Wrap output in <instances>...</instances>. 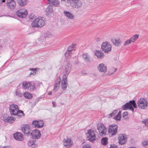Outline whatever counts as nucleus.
Segmentation results:
<instances>
[{"label":"nucleus","mask_w":148,"mask_h":148,"mask_svg":"<svg viewBox=\"0 0 148 148\" xmlns=\"http://www.w3.org/2000/svg\"><path fill=\"white\" fill-rule=\"evenodd\" d=\"M117 125L114 124L110 125L108 127V134L110 136L115 135L118 131Z\"/></svg>","instance_id":"1"},{"label":"nucleus","mask_w":148,"mask_h":148,"mask_svg":"<svg viewBox=\"0 0 148 148\" xmlns=\"http://www.w3.org/2000/svg\"><path fill=\"white\" fill-rule=\"evenodd\" d=\"M45 24V22L42 18L38 17L33 21L32 23V27H42L44 26Z\"/></svg>","instance_id":"2"},{"label":"nucleus","mask_w":148,"mask_h":148,"mask_svg":"<svg viewBox=\"0 0 148 148\" xmlns=\"http://www.w3.org/2000/svg\"><path fill=\"white\" fill-rule=\"evenodd\" d=\"M87 139L91 142H93L96 140V136L94 131L92 129L87 130L86 134Z\"/></svg>","instance_id":"3"},{"label":"nucleus","mask_w":148,"mask_h":148,"mask_svg":"<svg viewBox=\"0 0 148 148\" xmlns=\"http://www.w3.org/2000/svg\"><path fill=\"white\" fill-rule=\"evenodd\" d=\"M67 2L70 3L71 6L74 8H79L82 5L81 0H67Z\"/></svg>","instance_id":"4"},{"label":"nucleus","mask_w":148,"mask_h":148,"mask_svg":"<svg viewBox=\"0 0 148 148\" xmlns=\"http://www.w3.org/2000/svg\"><path fill=\"white\" fill-rule=\"evenodd\" d=\"M132 106L134 108H137V106L134 100L130 101L126 103L122 106V108L124 110L130 109Z\"/></svg>","instance_id":"5"},{"label":"nucleus","mask_w":148,"mask_h":148,"mask_svg":"<svg viewBox=\"0 0 148 148\" xmlns=\"http://www.w3.org/2000/svg\"><path fill=\"white\" fill-rule=\"evenodd\" d=\"M137 103L138 107L142 109L146 108L148 106V102L147 99L144 98H141L138 99Z\"/></svg>","instance_id":"6"},{"label":"nucleus","mask_w":148,"mask_h":148,"mask_svg":"<svg viewBox=\"0 0 148 148\" xmlns=\"http://www.w3.org/2000/svg\"><path fill=\"white\" fill-rule=\"evenodd\" d=\"M112 46L110 43L107 42L102 43V51L106 53H109L111 50Z\"/></svg>","instance_id":"7"},{"label":"nucleus","mask_w":148,"mask_h":148,"mask_svg":"<svg viewBox=\"0 0 148 148\" xmlns=\"http://www.w3.org/2000/svg\"><path fill=\"white\" fill-rule=\"evenodd\" d=\"M9 112L12 115H17L18 110V106L14 104H12L10 105Z\"/></svg>","instance_id":"8"},{"label":"nucleus","mask_w":148,"mask_h":148,"mask_svg":"<svg viewBox=\"0 0 148 148\" xmlns=\"http://www.w3.org/2000/svg\"><path fill=\"white\" fill-rule=\"evenodd\" d=\"M119 143L120 145H123L127 142V135L125 134H120L118 137Z\"/></svg>","instance_id":"9"},{"label":"nucleus","mask_w":148,"mask_h":148,"mask_svg":"<svg viewBox=\"0 0 148 148\" xmlns=\"http://www.w3.org/2000/svg\"><path fill=\"white\" fill-rule=\"evenodd\" d=\"M16 14L20 18H25L27 14V12L25 9H21L18 10Z\"/></svg>","instance_id":"10"},{"label":"nucleus","mask_w":148,"mask_h":148,"mask_svg":"<svg viewBox=\"0 0 148 148\" xmlns=\"http://www.w3.org/2000/svg\"><path fill=\"white\" fill-rule=\"evenodd\" d=\"M63 143L64 146L67 148L71 147L73 144V140L71 138H68L66 139H64L63 140Z\"/></svg>","instance_id":"11"},{"label":"nucleus","mask_w":148,"mask_h":148,"mask_svg":"<svg viewBox=\"0 0 148 148\" xmlns=\"http://www.w3.org/2000/svg\"><path fill=\"white\" fill-rule=\"evenodd\" d=\"M30 135L33 138L38 139L41 136V134L39 130H34L31 132Z\"/></svg>","instance_id":"12"},{"label":"nucleus","mask_w":148,"mask_h":148,"mask_svg":"<svg viewBox=\"0 0 148 148\" xmlns=\"http://www.w3.org/2000/svg\"><path fill=\"white\" fill-rule=\"evenodd\" d=\"M22 132L27 135H29L31 130L29 125H23L21 127Z\"/></svg>","instance_id":"13"},{"label":"nucleus","mask_w":148,"mask_h":148,"mask_svg":"<svg viewBox=\"0 0 148 148\" xmlns=\"http://www.w3.org/2000/svg\"><path fill=\"white\" fill-rule=\"evenodd\" d=\"M16 3L14 0H7L6 3L7 6L10 9H14L16 6Z\"/></svg>","instance_id":"14"},{"label":"nucleus","mask_w":148,"mask_h":148,"mask_svg":"<svg viewBox=\"0 0 148 148\" xmlns=\"http://www.w3.org/2000/svg\"><path fill=\"white\" fill-rule=\"evenodd\" d=\"M67 77L65 75H64L61 81V86L62 88L64 90H65L67 87Z\"/></svg>","instance_id":"15"},{"label":"nucleus","mask_w":148,"mask_h":148,"mask_svg":"<svg viewBox=\"0 0 148 148\" xmlns=\"http://www.w3.org/2000/svg\"><path fill=\"white\" fill-rule=\"evenodd\" d=\"M32 124L33 126L35 127L41 128L43 126L44 122L42 120L39 121L35 120L32 122Z\"/></svg>","instance_id":"16"},{"label":"nucleus","mask_w":148,"mask_h":148,"mask_svg":"<svg viewBox=\"0 0 148 148\" xmlns=\"http://www.w3.org/2000/svg\"><path fill=\"white\" fill-rule=\"evenodd\" d=\"M72 67V65L69 63H68L65 66L64 69V72L65 75L67 76L70 73Z\"/></svg>","instance_id":"17"},{"label":"nucleus","mask_w":148,"mask_h":148,"mask_svg":"<svg viewBox=\"0 0 148 148\" xmlns=\"http://www.w3.org/2000/svg\"><path fill=\"white\" fill-rule=\"evenodd\" d=\"M63 14L64 16L66 17L68 19H73L74 18V16L73 14L71 12L64 10L63 11Z\"/></svg>","instance_id":"18"},{"label":"nucleus","mask_w":148,"mask_h":148,"mask_svg":"<svg viewBox=\"0 0 148 148\" xmlns=\"http://www.w3.org/2000/svg\"><path fill=\"white\" fill-rule=\"evenodd\" d=\"M14 138L16 140L21 141L23 140V134L20 132H17L13 134Z\"/></svg>","instance_id":"19"},{"label":"nucleus","mask_w":148,"mask_h":148,"mask_svg":"<svg viewBox=\"0 0 148 148\" xmlns=\"http://www.w3.org/2000/svg\"><path fill=\"white\" fill-rule=\"evenodd\" d=\"M49 2L47 4H49L51 5L54 7H57L60 5V2L58 0H47Z\"/></svg>","instance_id":"20"},{"label":"nucleus","mask_w":148,"mask_h":148,"mask_svg":"<svg viewBox=\"0 0 148 148\" xmlns=\"http://www.w3.org/2000/svg\"><path fill=\"white\" fill-rule=\"evenodd\" d=\"M53 7L51 5H49L48 7L45 9L46 15L48 16H50V14L53 12Z\"/></svg>","instance_id":"21"},{"label":"nucleus","mask_w":148,"mask_h":148,"mask_svg":"<svg viewBox=\"0 0 148 148\" xmlns=\"http://www.w3.org/2000/svg\"><path fill=\"white\" fill-rule=\"evenodd\" d=\"M28 2V0H17V2L21 7L24 6L26 5Z\"/></svg>","instance_id":"22"},{"label":"nucleus","mask_w":148,"mask_h":148,"mask_svg":"<svg viewBox=\"0 0 148 148\" xmlns=\"http://www.w3.org/2000/svg\"><path fill=\"white\" fill-rule=\"evenodd\" d=\"M82 57L84 61L87 63L90 62V60L89 55L87 53H83Z\"/></svg>","instance_id":"23"},{"label":"nucleus","mask_w":148,"mask_h":148,"mask_svg":"<svg viewBox=\"0 0 148 148\" xmlns=\"http://www.w3.org/2000/svg\"><path fill=\"white\" fill-rule=\"evenodd\" d=\"M30 85L31 84L29 82L24 81L22 83V88L24 89L29 88Z\"/></svg>","instance_id":"24"},{"label":"nucleus","mask_w":148,"mask_h":148,"mask_svg":"<svg viewBox=\"0 0 148 148\" xmlns=\"http://www.w3.org/2000/svg\"><path fill=\"white\" fill-rule=\"evenodd\" d=\"M121 111H119L117 114L114 116L113 118L116 121H120L121 118Z\"/></svg>","instance_id":"25"},{"label":"nucleus","mask_w":148,"mask_h":148,"mask_svg":"<svg viewBox=\"0 0 148 148\" xmlns=\"http://www.w3.org/2000/svg\"><path fill=\"white\" fill-rule=\"evenodd\" d=\"M139 35L136 34L129 39L131 42H134L138 38Z\"/></svg>","instance_id":"26"},{"label":"nucleus","mask_w":148,"mask_h":148,"mask_svg":"<svg viewBox=\"0 0 148 148\" xmlns=\"http://www.w3.org/2000/svg\"><path fill=\"white\" fill-rule=\"evenodd\" d=\"M16 118L12 116H8L5 120L6 121L10 123H12L15 120Z\"/></svg>","instance_id":"27"},{"label":"nucleus","mask_w":148,"mask_h":148,"mask_svg":"<svg viewBox=\"0 0 148 148\" xmlns=\"http://www.w3.org/2000/svg\"><path fill=\"white\" fill-rule=\"evenodd\" d=\"M111 41L114 45H118L120 44L121 40L120 39H116L114 38L111 39Z\"/></svg>","instance_id":"28"},{"label":"nucleus","mask_w":148,"mask_h":148,"mask_svg":"<svg viewBox=\"0 0 148 148\" xmlns=\"http://www.w3.org/2000/svg\"><path fill=\"white\" fill-rule=\"evenodd\" d=\"M35 141L33 139L30 140L28 143V145L29 146L31 147H34L35 145Z\"/></svg>","instance_id":"29"},{"label":"nucleus","mask_w":148,"mask_h":148,"mask_svg":"<svg viewBox=\"0 0 148 148\" xmlns=\"http://www.w3.org/2000/svg\"><path fill=\"white\" fill-rule=\"evenodd\" d=\"M23 95L26 98L29 99H31L32 97V94L28 92H25L24 93Z\"/></svg>","instance_id":"30"},{"label":"nucleus","mask_w":148,"mask_h":148,"mask_svg":"<svg viewBox=\"0 0 148 148\" xmlns=\"http://www.w3.org/2000/svg\"><path fill=\"white\" fill-rule=\"evenodd\" d=\"M97 129L101 135L102 136V123H99L97 124Z\"/></svg>","instance_id":"31"},{"label":"nucleus","mask_w":148,"mask_h":148,"mask_svg":"<svg viewBox=\"0 0 148 148\" xmlns=\"http://www.w3.org/2000/svg\"><path fill=\"white\" fill-rule=\"evenodd\" d=\"M72 53L71 52L67 50V51L65 52L64 55L66 58H69L71 56Z\"/></svg>","instance_id":"32"},{"label":"nucleus","mask_w":148,"mask_h":148,"mask_svg":"<svg viewBox=\"0 0 148 148\" xmlns=\"http://www.w3.org/2000/svg\"><path fill=\"white\" fill-rule=\"evenodd\" d=\"M117 69L114 68H111L110 70V72L107 74V75L110 76L114 74L116 71Z\"/></svg>","instance_id":"33"},{"label":"nucleus","mask_w":148,"mask_h":148,"mask_svg":"<svg viewBox=\"0 0 148 148\" xmlns=\"http://www.w3.org/2000/svg\"><path fill=\"white\" fill-rule=\"evenodd\" d=\"M31 85L29 87V88L30 91H33L36 89L35 84L34 82L30 83Z\"/></svg>","instance_id":"34"},{"label":"nucleus","mask_w":148,"mask_h":148,"mask_svg":"<svg viewBox=\"0 0 148 148\" xmlns=\"http://www.w3.org/2000/svg\"><path fill=\"white\" fill-rule=\"evenodd\" d=\"M108 138L107 137L102 138V145H106L108 143Z\"/></svg>","instance_id":"35"},{"label":"nucleus","mask_w":148,"mask_h":148,"mask_svg":"<svg viewBox=\"0 0 148 148\" xmlns=\"http://www.w3.org/2000/svg\"><path fill=\"white\" fill-rule=\"evenodd\" d=\"M95 56H96L98 58H100L102 56L101 51L98 50L95 51Z\"/></svg>","instance_id":"36"},{"label":"nucleus","mask_w":148,"mask_h":148,"mask_svg":"<svg viewBox=\"0 0 148 148\" xmlns=\"http://www.w3.org/2000/svg\"><path fill=\"white\" fill-rule=\"evenodd\" d=\"M75 49L74 45H71L68 47V50L71 52L72 53L74 51Z\"/></svg>","instance_id":"37"},{"label":"nucleus","mask_w":148,"mask_h":148,"mask_svg":"<svg viewBox=\"0 0 148 148\" xmlns=\"http://www.w3.org/2000/svg\"><path fill=\"white\" fill-rule=\"evenodd\" d=\"M15 93L16 95L18 97H21L23 96L22 93L19 91L18 90H16Z\"/></svg>","instance_id":"38"},{"label":"nucleus","mask_w":148,"mask_h":148,"mask_svg":"<svg viewBox=\"0 0 148 148\" xmlns=\"http://www.w3.org/2000/svg\"><path fill=\"white\" fill-rule=\"evenodd\" d=\"M17 115L18 116H23L24 115V114L23 112L21 110H18Z\"/></svg>","instance_id":"39"},{"label":"nucleus","mask_w":148,"mask_h":148,"mask_svg":"<svg viewBox=\"0 0 148 148\" xmlns=\"http://www.w3.org/2000/svg\"><path fill=\"white\" fill-rule=\"evenodd\" d=\"M60 87V85H57L56 84H55L54 86V89L53 91L54 92L57 91L59 89Z\"/></svg>","instance_id":"40"},{"label":"nucleus","mask_w":148,"mask_h":148,"mask_svg":"<svg viewBox=\"0 0 148 148\" xmlns=\"http://www.w3.org/2000/svg\"><path fill=\"white\" fill-rule=\"evenodd\" d=\"M117 110H114L113 112L110 114L109 116L112 117L114 116L117 113Z\"/></svg>","instance_id":"41"},{"label":"nucleus","mask_w":148,"mask_h":148,"mask_svg":"<svg viewBox=\"0 0 148 148\" xmlns=\"http://www.w3.org/2000/svg\"><path fill=\"white\" fill-rule=\"evenodd\" d=\"M102 72L105 73L107 71V67L106 66H105L102 63Z\"/></svg>","instance_id":"42"},{"label":"nucleus","mask_w":148,"mask_h":148,"mask_svg":"<svg viewBox=\"0 0 148 148\" xmlns=\"http://www.w3.org/2000/svg\"><path fill=\"white\" fill-rule=\"evenodd\" d=\"M131 43V42L130 40L129 39L125 41V42H124L123 45L124 46H125L127 45L130 44Z\"/></svg>","instance_id":"43"},{"label":"nucleus","mask_w":148,"mask_h":148,"mask_svg":"<svg viewBox=\"0 0 148 148\" xmlns=\"http://www.w3.org/2000/svg\"><path fill=\"white\" fill-rule=\"evenodd\" d=\"M61 81V79L60 77H58L57 79V80L55 84L57 85H60V82Z\"/></svg>","instance_id":"44"},{"label":"nucleus","mask_w":148,"mask_h":148,"mask_svg":"<svg viewBox=\"0 0 148 148\" xmlns=\"http://www.w3.org/2000/svg\"><path fill=\"white\" fill-rule=\"evenodd\" d=\"M39 69L37 68H30L29 69V70L32 71H33L37 72V70Z\"/></svg>","instance_id":"45"},{"label":"nucleus","mask_w":148,"mask_h":148,"mask_svg":"<svg viewBox=\"0 0 148 148\" xmlns=\"http://www.w3.org/2000/svg\"><path fill=\"white\" fill-rule=\"evenodd\" d=\"M35 18V15L33 14H32L29 16V19L30 20H32Z\"/></svg>","instance_id":"46"},{"label":"nucleus","mask_w":148,"mask_h":148,"mask_svg":"<svg viewBox=\"0 0 148 148\" xmlns=\"http://www.w3.org/2000/svg\"><path fill=\"white\" fill-rule=\"evenodd\" d=\"M82 148H91V146L88 144H86L83 146Z\"/></svg>","instance_id":"47"},{"label":"nucleus","mask_w":148,"mask_h":148,"mask_svg":"<svg viewBox=\"0 0 148 148\" xmlns=\"http://www.w3.org/2000/svg\"><path fill=\"white\" fill-rule=\"evenodd\" d=\"M98 69L100 72H102V64H100L99 65Z\"/></svg>","instance_id":"48"},{"label":"nucleus","mask_w":148,"mask_h":148,"mask_svg":"<svg viewBox=\"0 0 148 148\" xmlns=\"http://www.w3.org/2000/svg\"><path fill=\"white\" fill-rule=\"evenodd\" d=\"M143 122L146 126H148V119L145 120L144 121H143Z\"/></svg>","instance_id":"49"},{"label":"nucleus","mask_w":148,"mask_h":148,"mask_svg":"<svg viewBox=\"0 0 148 148\" xmlns=\"http://www.w3.org/2000/svg\"><path fill=\"white\" fill-rule=\"evenodd\" d=\"M148 142V141H144L142 143V144L144 146L146 147L147 145Z\"/></svg>","instance_id":"50"},{"label":"nucleus","mask_w":148,"mask_h":148,"mask_svg":"<svg viewBox=\"0 0 148 148\" xmlns=\"http://www.w3.org/2000/svg\"><path fill=\"white\" fill-rule=\"evenodd\" d=\"M109 148H118L117 146L115 144H112Z\"/></svg>","instance_id":"51"},{"label":"nucleus","mask_w":148,"mask_h":148,"mask_svg":"<svg viewBox=\"0 0 148 148\" xmlns=\"http://www.w3.org/2000/svg\"><path fill=\"white\" fill-rule=\"evenodd\" d=\"M107 129L105 130H102V135H106L107 133Z\"/></svg>","instance_id":"52"},{"label":"nucleus","mask_w":148,"mask_h":148,"mask_svg":"<svg viewBox=\"0 0 148 148\" xmlns=\"http://www.w3.org/2000/svg\"><path fill=\"white\" fill-rule=\"evenodd\" d=\"M128 115V114L127 112H124L123 113L122 116L123 117H124L125 116H126Z\"/></svg>","instance_id":"53"},{"label":"nucleus","mask_w":148,"mask_h":148,"mask_svg":"<svg viewBox=\"0 0 148 148\" xmlns=\"http://www.w3.org/2000/svg\"><path fill=\"white\" fill-rule=\"evenodd\" d=\"M37 72L33 71L32 72H31L29 74V75H35L36 74Z\"/></svg>","instance_id":"54"},{"label":"nucleus","mask_w":148,"mask_h":148,"mask_svg":"<svg viewBox=\"0 0 148 148\" xmlns=\"http://www.w3.org/2000/svg\"><path fill=\"white\" fill-rule=\"evenodd\" d=\"M106 129H107V128L102 124V130H105Z\"/></svg>","instance_id":"55"},{"label":"nucleus","mask_w":148,"mask_h":148,"mask_svg":"<svg viewBox=\"0 0 148 148\" xmlns=\"http://www.w3.org/2000/svg\"><path fill=\"white\" fill-rule=\"evenodd\" d=\"M53 104V106L54 107H55L56 106L55 105L56 104V102H55L53 101L52 102Z\"/></svg>","instance_id":"56"},{"label":"nucleus","mask_w":148,"mask_h":148,"mask_svg":"<svg viewBox=\"0 0 148 148\" xmlns=\"http://www.w3.org/2000/svg\"><path fill=\"white\" fill-rule=\"evenodd\" d=\"M96 41L97 42L99 41L100 40V39L99 37H97L95 39Z\"/></svg>","instance_id":"57"},{"label":"nucleus","mask_w":148,"mask_h":148,"mask_svg":"<svg viewBox=\"0 0 148 148\" xmlns=\"http://www.w3.org/2000/svg\"><path fill=\"white\" fill-rule=\"evenodd\" d=\"M134 107H133V106H132L130 109V110H131L132 112H133L134 111Z\"/></svg>","instance_id":"58"},{"label":"nucleus","mask_w":148,"mask_h":148,"mask_svg":"<svg viewBox=\"0 0 148 148\" xmlns=\"http://www.w3.org/2000/svg\"><path fill=\"white\" fill-rule=\"evenodd\" d=\"M39 98L38 99H37V100H36L35 101V103H37L38 101H39Z\"/></svg>","instance_id":"59"},{"label":"nucleus","mask_w":148,"mask_h":148,"mask_svg":"<svg viewBox=\"0 0 148 148\" xmlns=\"http://www.w3.org/2000/svg\"><path fill=\"white\" fill-rule=\"evenodd\" d=\"M5 1V0H0V3H1L2 2H4Z\"/></svg>","instance_id":"60"},{"label":"nucleus","mask_w":148,"mask_h":148,"mask_svg":"<svg viewBox=\"0 0 148 148\" xmlns=\"http://www.w3.org/2000/svg\"><path fill=\"white\" fill-rule=\"evenodd\" d=\"M52 94V92H51V91H49V92H48V94L49 95H51Z\"/></svg>","instance_id":"61"},{"label":"nucleus","mask_w":148,"mask_h":148,"mask_svg":"<svg viewBox=\"0 0 148 148\" xmlns=\"http://www.w3.org/2000/svg\"><path fill=\"white\" fill-rule=\"evenodd\" d=\"M3 148H9V147L8 146H3Z\"/></svg>","instance_id":"62"},{"label":"nucleus","mask_w":148,"mask_h":148,"mask_svg":"<svg viewBox=\"0 0 148 148\" xmlns=\"http://www.w3.org/2000/svg\"><path fill=\"white\" fill-rule=\"evenodd\" d=\"M78 62V60L77 59H76L75 60V64H77Z\"/></svg>","instance_id":"63"},{"label":"nucleus","mask_w":148,"mask_h":148,"mask_svg":"<svg viewBox=\"0 0 148 148\" xmlns=\"http://www.w3.org/2000/svg\"><path fill=\"white\" fill-rule=\"evenodd\" d=\"M82 73H83V74H87V73H86L85 72V71H82Z\"/></svg>","instance_id":"64"}]
</instances>
